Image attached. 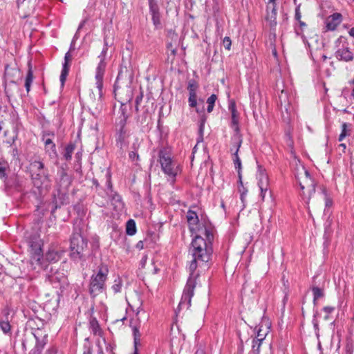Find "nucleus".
<instances>
[{"mask_svg":"<svg viewBox=\"0 0 354 354\" xmlns=\"http://www.w3.org/2000/svg\"><path fill=\"white\" fill-rule=\"evenodd\" d=\"M205 235L207 241L201 236H196L192 242L190 252L193 259L189 266L190 274L176 310L178 313H180L182 310H187L191 306V300L194 295V290L196 283V275L194 274V272L198 263L200 262L206 263L210 259L212 252L211 240L213 239V235L207 230H205Z\"/></svg>","mask_w":354,"mask_h":354,"instance_id":"obj_1","label":"nucleus"},{"mask_svg":"<svg viewBox=\"0 0 354 354\" xmlns=\"http://www.w3.org/2000/svg\"><path fill=\"white\" fill-rule=\"evenodd\" d=\"M295 174L301 191V195L307 205V207L309 208L310 201L317 193L315 183L304 165L297 166Z\"/></svg>","mask_w":354,"mask_h":354,"instance_id":"obj_2","label":"nucleus"},{"mask_svg":"<svg viewBox=\"0 0 354 354\" xmlns=\"http://www.w3.org/2000/svg\"><path fill=\"white\" fill-rule=\"evenodd\" d=\"M158 162L165 174L174 179L180 169L178 164L173 160L169 149L162 148L158 151Z\"/></svg>","mask_w":354,"mask_h":354,"instance_id":"obj_3","label":"nucleus"},{"mask_svg":"<svg viewBox=\"0 0 354 354\" xmlns=\"http://www.w3.org/2000/svg\"><path fill=\"white\" fill-rule=\"evenodd\" d=\"M108 273L107 266L102 265L99 267L97 272L93 274L89 283V292L92 297H96L105 289Z\"/></svg>","mask_w":354,"mask_h":354,"instance_id":"obj_4","label":"nucleus"},{"mask_svg":"<svg viewBox=\"0 0 354 354\" xmlns=\"http://www.w3.org/2000/svg\"><path fill=\"white\" fill-rule=\"evenodd\" d=\"M106 50H107V48L106 47L104 48L101 54L98 56V57L100 59V62L96 68V71H95V81H96V82H95L96 88L97 89V98L96 99L95 97H94V99L93 100V106H95L96 108H97L98 106L101 105V101H102V95H103V93H102L103 78H104V75L105 69H106V64L104 61V59H105V56L106 54Z\"/></svg>","mask_w":354,"mask_h":354,"instance_id":"obj_5","label":"nucleus"},{"mask_svg":"<svg viewBox=\"0 0 354 354\" xmlns=\"http://www.w3.org/2000/svg\"><path fill=\"white\" fill-rule=\"evenodd\" d=\"M30 171L34 185L38 187L48 182V172L44 169V163L35 160L30 163Z\"/></svg>","mask_w":354,"mask_h":354,"instance_id":"obj_6","label":"nucleus"},{"mask_svg":"<svg viewBox=\"0 0 354 354\" xmlns=\"http://www.w3.org/2000/svg\"><path fill=\"white\" fill-rule=\"evenodd\" d=\"M48 280L53 288L59 289L62 291L68 285L67 276L63 269L57 270L51 267L50 274H48Z\"/></svg>","mask_w":354,"mask_h":354,"instance_id":"obj_7","label":"nucleus"},{"mask_svg":"<svg viewBox=\"0 0 354 354\" xmlns=\"http://www.w3.org/2000/svg\"><path fill=\"white\" fill-rule=\"evenodd\" d=\"M136 318L131 320L130 322V326L131 327L133 330L135 346H136L140 342L141 334L140 333L139 329L140 327L142 320H147L148 319V315L142 308V305H140L136 309Z\"/></svg>","mask_w":354,"mask_h":354,"instance_id":"obj_8","label":"nucleus"},{"mask_svg":"<svg viewBox=\"0 0 354 354\" xmlns=\"http://www.w3.org/2000/svg\"><path fill=\"white\" fill-rule=\"evenodd\" d=\"M87 246L86 241L79 234H74L71 239V257L73 259H80Z\"/></svg>","mask_w":354,"mask_h":354,"instance_id":"obj_9","label":"nucleus"},{"mask_svg":"<svg viewBox=\"0 0 354 354\" xmlns=\"http://www.w3.org/2000/svg\"><path fill=\"white\" fill-rule=\"evenodd\" d=\"M337 42L343 43L342 47L337 49L335 52V57L339 61L351 62L353 59V54L350 50L346 39L342 37L337 39Z\"/></svg>","mask_w":354,"mask_h":354,"instance_id":"obj_10","label":"nucleus"},{"mask_svg":"<svg viewBox=\"0 0 354 354\" xmlns=\"http://www.w3.org/2000/svg\"><path fill=\"white\" fill-rule=\"evenodd\" d=\"M232 141L233 143V147L234 148L235 151L233 156V162L234 164L235 168L238 170L239 173V177L240 179L241 183V161L240 158L239 157L238 152L239 151V148L241 147V143H242V137L241 135H236V136L232 137Z\"/></svg>","mask_w":354,"mask_h":354,"instance_id":"obj_11","label":"nucleus"},{"mask_svg":"<svg viewBox=\"0 0 354 354\" xmlns=\"http://www.w3.org/2000/svg\"><path fill=\"white\" fill-rule=\"evenodd\" d=\"M258 186L261 190L260 196L263 201L266 194L269 192V179L266 171L261 169H259L257 174Z\"/></svg>","mask_w":354,"mask_h":354,"instance_id":"obj_12","label":"nucleus"},{"mask_svg":"<svg viewBox=\"0 0 354 354\" xmlns=\"http://www.w3.org/2000/svg\"><path fill=\"white\" fill-rule=\"evenodd\" d=\"M148 2L153 24L156 28H159L161 25V21L158 1L157 0H148Z\"/></svg>","mask_w":354,"mask_h":354,"instance_id":"obj_13","label":"nucleus"},{"mask_svg":"<svg viewBox=\"0 0 354 354\" xmlns=\"http://www.w3.org/2000/svg\"><path fill=\"white\" fill-rule=\"evenodd\" d=\"M229 110L232 115L231 127L234 131L233 136L236 135H241L239 133V113L236 109V104L234 102H231L229 104Z\"/></svg>","mask_w":354,"mask_h":354,"instance_id":"obj_14","label":"nucleus"},{"mask_svg":"<svg viewBox=\"0 0 354 354\" xmlns=\"http://www.w3.org/2000/svg\"><path fill=\"white\" fill-rule=\"evenodd\" d=\"M17 73L18 71L16 68H10L8 66H6L5 68V91L8 97H10L12 95V93L10 92L8 88V86H13L17 89H18L14 80L10 79V76L11 73Z\"/></svg>","mask_w":354,"mask_h":354,"instance_id":"obj_15","label":"nucleus"},{"mask_svg":"<svg viewBox=\"0 0 354 354\" xmlns=\"http://www.w3.org/2000/svg\"><path fill=\"white\" fill-rule=\"evenodd\" d=\"M342 15L337 12L328 16L325 20L326 30H334L341 24Z\"/></svg>","mask_w":354,"mask_h":354,"instance_id":"obj_16","label":"nucleus"},{"mask_svg":"<svg viewBox=\"0 0 354 354\" xmlns=\"http://www.w3.org/2000/svg\"><path fill=\"white\" fill-rule=\"evenodd\" d=\"M276 0H269L267 6L266 19L269 21L271 27L277 24V10L275 5Z\"/></svg>","mask_w":354,"mask_h":354,"instance_id":"obj_17","label":"nucleus"},{"mask_svg":"<svg viewBox=\"0 0 354 354\" xmlns=\"http://www.w3.org/2000/svg\"><path fill=\"white\" fill-rule=\"evenodd\" d=\"M41 331L39 330L36 333L34 334V336L37 340V342H36L35 348L30 352V354H41L43 348H44L45 345L46 344L47 335H44L43 336L42 339H39V333Z\"/></svg>","mask_w":354,"mask_h":354,"instance_id":"obj_18","label":"nucleus"},{"mask_svg":"<svg viewBox=\"0 0 354 354\" xmlns=\"http://www.w3.org/2000/svg\"><path fill=\"white\" fill-rule=\"evenodd\" d=\"M313 196L316 198L317 201H319L321 203L325 201V205L326 207L332 205V201L328 198L326 191L324 187H320Z\"/></svg>","mask_w":354,"mask_h":354,"instance_id":"obj_19","label":"nucleus"},{"mask_svg":"<svg viewBox=\"0 0 354 354\" xmlns=\"http://www.w3.org/2000/svg\"><path fill=\"white\" fill-rule=\"evenodd\" d=\"M61 252L53 248L49 249L45 255V259L50 263L57 262L61 257Z\"/></svg>","mask_w":354,"mask_h":354,"instance_id":"obj_20","label":"nucleus"},{"mask_svg":"<svg viewBox=\"0 0 354 354\" xmlns=\"http://www.w3.org/2000/svg\"><path fill=\"white\" fill-rule=\"evenodd\" d=\"M43 140L45 144V149L46 152H48L50 156H52V154H55L56 147L52 140L49 138H46L44 136Z\"/></svg>","mask_w":354,"mask_h":354,"instance_id":"obj_21","label":"nucleus"},{"mask_svg":"<svg viewBox=\"0 0 354 354\" xmlns=\"http://www.w3.org/2000/svg\"><path fill=\"white\" fill-rule=\"evenodd\" d=\"M90 328L93 335L98 336L102 335V329L99 325L97 320L95 318H92L90 320Z\"/></svg>","mask_w":354,"mask_h":354,"instance_id":"obj_22","label":"nucleus"},{"mask_svg":"<svg viewBox=\"0 0 354 354\" xmlns=\"http://www.w3.org/2000/svg\"><path fill=\"white\" fill-rule=\"evenodd\" d=\"M28 66H29V68H28V73H27V75L26 77V80H25V87H26V89L28 93L30 91L31 84L33 82V72H32L30 64H28Z\"/></svg>","mask_w":354,"mask_h":354,"instance_id":"obj_23","label":"nucleus"},{"mask_svg":"<svg viewBox=\"0 0 354 354\" xmlns=\"http://www.w3.org/2000/svg\"><path fill=\"white\" fill-rule=\"evenodd\" d=\"M351 124H348L346 122L343 123L342 125V132L339 136L338 140L339 142L342 141L346 136H350L351 134Z\"/></svg>","mask_w":354,"mask_h":354,"instance_id":"obj_24","label":"nucleus"},{"mask_svg":"<svg viewBox=\"0 0 354 354\" xmlns=\"http://www.w3.org/2000/svg\"><path fill=\"white\" fill-rule=\"evenodd\" d=\"M187 220L189 225H195L198 221V218L196 213L194 211L189 210L187 213Z\"/></svg>","mask_w":354,"mask_h":354,"instance_id":"obj_25","label":"nucleus"},{"mask_svg":"<svg viewBox=\"0 0 354 354\" xmlns=\"http://www.w3.org/2000/svg\"><path fill=\"white\" fill-rule=\"evenodd\" d=\"M126 232L127 234L132 236L136 232V223L133 219H130L127 221L126 225Z\"/></svg>","mask_w":354,"mask_h":354,"instance_id":"obj_26","label":"nucleus"},{"mask_svg":"<svg viewBox=\"0 0 354 354\" xmlns=\"http://www.w3.org/2000/svg\"><path fill=\"white\" fill-rule=\"evenodd\" d=\"M75 149V145L73 144L68 145L64 150V157L66 160H71L72 154Z\"/></svg>","mask_w":354,"mask_h":354,"instance_id":"obj_27","label":"nucleus"},{"mask_svg":"<svg viewBox=\"0 0 354 354\" xmlns=\"http://www.w3.org/2000/svg\"><path fill=\"white\" fill-rule=\"evenodd\" d=\"M217 99V97L215 94H212L211 96H209L207 100V103L208 104L207 111L208 113H211L213 111L214 106L215 104V102Z\"/></svg>","mask_w":354,"mask_h":354,"instance_id":"obj_28","label":"nucleus"},{"mask_svg":"<svg viewBox=\"0 0 354 354\" xmlns=\"http://www.w3.org/2000/svg\"><path fill=\"white\" fill-rule=\"evenodd\" d=\"M122 286V279L120 277H117L114 280V283H113V285L112 286L111 288L115 293H117V292H120L121 291Z\"/></svg>","mask_w":354,"mask_h":354,"instance_id":"obj_29","label":"nucleus"},{"mask_svg":"<svg viewBox=\"0 0 354 354\" xmlns=\"http://www.w3.org/2000/svg\"><path fill=\"white\" fill-rule=\"evenodd\" d=\"M69 71V68H67L66 66H63L62 73L60 75V82L61 84L63 86L64 84V82L66 81V77L68 75Z\"/></svg>","mask_w":354,"mask_h":354,"instance_id":"obj_30","label":"nucleus"},{"mask_svg":"<svg viewBox=\"0 0 354 354\" xmlns=\"http://www.w3.org/2000/svg\"><path fill=\"white\" fill-rule=\"evenodd\" d=\"M313 292L314 295V301L324 296L323 290L318 287H314L313 288Z\"/></svg>","mask_w":354,"mask_h":354,"instance_id":"obj_31","label":"nucleus"},{"mask_svg":"<svg viewBox=\"0 0 354 354\" xmlns=\"http://www.w3.org/2000/svg\"><path fill=\"white\" fill-rule=\"evenodd\" d=\"M8 167V163L4 160H0V178L6 176V170Z\"/></svg>","mask_w":354,"mask_h":354,"instance_id":"obj_32","label":"nucleus"},{"mask_svg":"<svg viewBox=\"0 0 354 354\" xmlns=\"http://www.w3.org/2000/svg\"><path fill=\"white\" fill-rule=\"evenodd\" d=\"M262 342L252 340V352L254 354L260 353V348Z\"/></svg>","mask_w":354,"mask_h":354,"instance_id":"obj_33","label":"nucleus"},{"mask_svg":"<svg viewBox=\"0 0 354 354\" xmlns=\"http://www.w3.org/2000/svg\"><path fill=\"white\" fill-rule=\"evenodd\" d=\"M189 104L191 107H195L196 106V93L192 92V93H189Z\"/></svg>","mask_w":354,"mask_h":354,"instance_id":"obj_34","label":"nucleus"},{"mask_svg":"<svg viewBox=\"0 0 354 354\" xmlns=\"http://www.w3.org/2000/svg\"><path fill=\"white\" fill-rule=\"evenodd\" d=\"M0 328L4 333H8L10 330V325L8 322H1Z\"/></svg>","mask_w":354,"mask_h":354,"instance_id":"obj_35","label":"nucleus"},{"mask_svg":"<svg viewBox=\"0 0 354 354\" xmlns=\"http://www.w3.org/2000/svg\"><path fill=\"white\" fill-rule=\"evenodd\" d=\"M197 88V84L194 80H189L188 82L187 89L189 91V93H192V92L196 93Z\"/></svg>","mask_w":354,"mask_h":354,"instance_id":"obj_36","label":"nucleus"},{"mask_svg":"<svg viewBox=\"0 0 354 354\" xmlns=\"http://www.w3.org/2000/svg\"><path fill=\"white\" fill-rule=\"evenodd\" d=\"M223 45L225 48L227 50H230L231 48L232 41L229 37H224L223 40Z\"/></svg>","mask_w":354,"mask_h":354,"instance_id":"obj_37","label":"nucleus"},{"mask_svg":"<svg viewBox=\"0 0 354 354\" xmlns=\"http://www.w3.org/2000/svg\"><path fill=\"white\" fill-rule=\"evenodd\" d=\"M266 335H267L266 333H261V330L259 328L257 332V335L256 338L254 339L253 340L263 342V341L265 339V338L266 337Z\"/></svg>","mask_w":354,"mask_h":354,"instance_id":"obj_38","label":"nucleus"},{"mask_svg":"<svg viewBox=\"0 0 354 354\" xmlns=\"http://www.w3.org/2000/svg\"><path fill=\"white\" fill-rule=\"evenodd\" d=\"M71 59H72V57H71V53L69 52H67L65 54L64 63L63 66H66L67 68H69L70 67L69 62H71Z\"/></svg>","mask_w":354,"mask_h":354,"instance_id":"obj_39","label":"nucleus"},{"mask_svg":"<svg viewBox=\"0 0 354 354\" xmlns=\"http://www.w3.org/2000/svg\"><path fill=\"white\" fill-rule=\"evenodd\" d=\"M142 97H143L142 93H140L136 98V111H138V105H139L140 102L142 101Z\"/></svg>","mask_w":354,"mask_h":354,"instance_id":"obj_40","label":"nucleus"},{"mask_svg":"<svg viewBox=\"0 0 354 354\" xmlns=\"http://www.w3.org/2000/svg\"><path fill=\"white\" fill-rule=\"evenodd\" d=\"M138 154L136 151H131L129 153V158L134 160L135 159H138Z\"/></svg>","mask_w":354,"mask_h":354,"instance_id":"obj_41","label":"nucleus"},{"mask_svg":"<svg viewBox=\"0 0 354 354\" xmlns=\"http://www.w3.org/2000/svg\"><path fill=\"white\" fill-rule=\"evenodd\" d=\"M334 309L335 308L333 307L330 306H326L323 308L324 311L328 315L331 313L334 310Z\"/></svg>","mask_w":354,"mask_h":354,"instance_id":"obj_42","label":"nucleus"},{"mask_svg":"<svg viewBox=\"0 0 354 354\" xmlns=\"http://www.w3.org/2000/svg\"><path fill=\"white\" fill-rule=\"evenodd\" d=\"M136 248L138 250H142L144 248V243L142 241H140L137 243L136 245Z\"/></svg>","mask_w":354,"mask_h":354,"instance_id":"obj_43","label":"nucleus"},{"mask_svg":"<svg viewBox=\"0 0 354 354\" xmlns=\"http://www.w3.org/2000/svg\"><path fill=\"white\" fill-rule=\"evenodd\" d=\"M301 13L299 10V9H296V12H295V19L297 21H299L301 20Z\"/></svg>","mask_w":354,"mask_h":354,"instance_id":"obj_44","label":"nucleus"},{"mask_svg":"<svg viewBox=\"0 0 354 354\" xmlns=\"http://www.w3.org/2000/svg\"><path fill=\"white\" fill-rule=\"evenodd\" d=\"M48 354H55L57 353V350L55 348H51L48 350Z\"/></svg>","mask_w":354,"mask_h":354,"instance_id":"obj_45","label":"nucleus"},{"mask_svg":"<svg viewBox=\"0 0 354 354\" xmlns=\"http://www.w3.org/2000/svg\"><path fill=\"white\" fill-rule=\"evenodd\" d=\"M195 354H205V351L203 349H201V348H198L196 350V351L195 352Z\"/></svg>","mask_w":354,"mask_h":354,"instance_id":"obj_46","label":"nucleus"},{"mask_svg":"<svg viewBox=\"0 0 354 354\" xmlns=\"http://www.w3.org/2000/svg\"><path fill=\"white\" fill-rule=\"evenodd\" d=\"M348 33H349L350 36L354 37V27L350 29V30L348 31Z\"/></svg>","mask_w":354,"mask_h":354,"instance_id":"obj_47","label":"nucleus"},{"mask_svg":"<svg viewBox=\"0 0 354 354\" xmlns=\"http://www.w3.org/2000/svg\"><path fill=\"white\" fill-rule=\"evenodd\" d=\"M98 354H104L102 347L99 346Z\"/></svg>","mask_w":354,"mask_h":354,"instance_id":"obj_48","label":"nucleus"},{"mask_svg":"<svg viewBox=\"0 0 354 354\" xmlns=\"http://www.w3.org/2000/svg\"><path fill=\"white\" fill-rule=\"evenodd\" d=\"M298 21L299 23L300 26H301V27L302 26H306V24L304 22L301 21V20H299Z\"/></svg>","mask_w":354,"mask_h":354,"instance_id":"obj_49","label":"nucleus"},{"mask_svg":"<svg viewBox=\"0 0 354 354\" xmlns=\"http://www.w3.org/2000/svg\"><path fill=\"white\" fill-rule=\"evenodd\" d=\"M171 53L174 55L176 53V50L175 48L171 49Z\"/></svg>","mask_w":354,"mask_h":354,"instance_id":"obj_50","label":"nucleus"},{"mask_svg":"<svg viewBox=\"0 0 354 354\" xmlns=\"http://www.w3.org/2000/svg\"><path fill=\"white\" fill-rule=\"evenodd\" d=\"M339 147H342L343 149H346V145L345 144H340L339 145Z\"/></svg>","mask_w":354,"mask_h":354,"instance_id":"obj_51","label":"nucleus"},{"mask_svg":"<svg viewBox=\"0 0 354 354\" xmlns=\"http://www.w3.org/2000/svg\"><path fill=\"white\" fill-rule=\"evenodd\" d=\"M167 48H168V49H170V50H171V49H172V44H171V43H170V44H169L167 45Z\"/></svg>","mask_w":354,"mask_h":354,"instance_id":"obj_52","label":"nucleus"},{"mask_svg":"<svg viewBox=\"0 0 354 354\" xmlns=\"http://www.w3.org/2000/svg\"><path fill=\"white\" fill-rule=\"evenodd\" d=\"M124 124H120V127H121V131H122V132L123 131V129H124Z\"/></svg>","mask_w":354,"mask_h":354,"instance_id":"obj_53","label":"nucleus"},{"mask_svg":"<svg viewBox=\"0 0 354 354\" xmlns=\"http://www.w3.org/2000/svg\"><path fill=\"white\" fill-rule=\"evenodd\" d=\"M106 351H111V345H109L108 346H106Z\"/></svg>","mask_w":354,"mask_h":354,"instance_id":"obj_54","label":"nucleus"},{"mask_svg":"<svg viewBox=\"0 0 354 354\" xmlns=\"http://www.w3.org/2000/svg\"><path fill=\"white\" fill-rule=\"evenodd\" d=\"M84 21H83V22H82V23L80 24V25L79 26V28H78V29L82 28V26H84Z\"/></svg>","mask_w":354,"mask_h":354,"instance_id":"obj_55","label":"nucleus"},{"mask_svg":"<svg viewBox=\"0 0 354 354\" xmlns=\"http://www.w3.org/2000/svg\"><path fill=\"white\" fill-rule=\"evenodd\" d=\"M37 261H40V254H39L37 255Z\"/></svg>","mask_w":354,"mask_h":354,"instance_id":"obj_56","label":"nucleus"},{"mask_svg":"<svg viewBox=\"0 0 354 354\" xmlns=\"http://www.w3.org/2000/svg\"><path fill=\"white\" fill-rule=\"evenodd\" d=\"M25 0H17L18 3H23Z\"/></svg>","mask_w":354,"mask_h":354,"instance_id":"obj_57","label":"nucleus"},{"mask_svg":"<svg viewBox=\"0 0 354 354\" xmlns=\"http://www.w3.org/2000/svg\"><path fill=\"white\" fill-rule=\"evenodd\" d=\"M328 316H326L325 317V319H328Z\"/></svg>","mask_w":354,"mask_h":354,"instance_id":"obj_58","label":"nucleus"}]
</instances>
